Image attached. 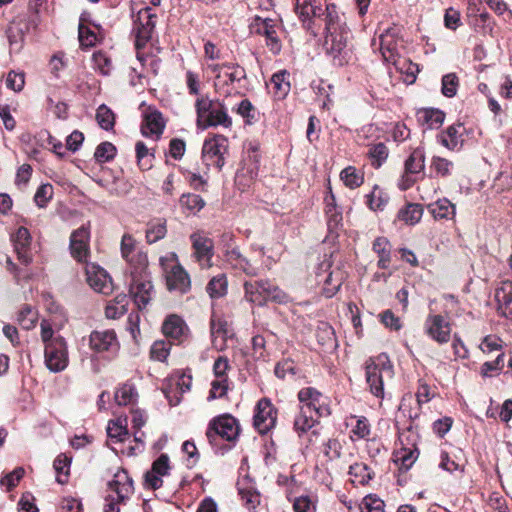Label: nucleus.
Here are the masks:
<instances>
[{
    "label": "nucleus",
    "instance_id": "1",
    "mask_svg": "<svg viewBox=\"0 0 512 512\" xmlns=\"http://www.w3.org/2000/svg\"><path fill=\"white\" fill-rule=\"evenodd\" d=\"M350 31L339 14L338 10L332 7L328 13V20L325 23L324 47L326 53L333 59L335 65L343 66L348 63L350 51L348 49V38Z\"/></svg>",
    "mask_w": 512,
    "mask_h": 512
},
{
    "label": "nucleus",
    "instance_id": "2",
    "mask_svg": "<svg viewBox=\"0 0 512 512\" xmlns=\"http://www.w3.org/2000/svg\"><path fill=\"white\" fill-rule=\"evenodd\" d=\"M226 70L219 72L214 80V87L220 96L225 98L244 95L247 91V74L245 69L236 63H224Z\"/></svg>",
    "mask_w": 512,
    "mask_h": 512
},
{
    "label": "nucleus",
    "instance_id": "3",
    "mask_svg": "<svg viewBox=\"0 0 512 512\" xmlns=\"http://www.w3.org/2000/svg\"><path fill=\"white\" fill-rule=\"evenodd\" d=\"M14 251L17 254L19 262L24 266L28 267L33 257L30 251L31 246V235L27 228L20 227L12 237ZM6 268L14 275L16 280L30 278V273L26 268L18 267L10 257L6 258Z\"/></svg>",
    "mask_w": 512,
    "mask_h": 512
},
{
    "label": "nucleus",
    "instance_id": "4",
    "mask_svg": "<svg viewBox=\"0 0 512 512\" xmlns=\"http://www.w3.org/2000/svg\"><path fill=\"white\" fill-rule=\"evenodd\" d=\"M195 107L197 120L203 122L204 128L221 126L229 129L232 127V118L222 102L202 96L196 100Z\"/></svg>",
    "mask_w": 512,
    "mask_h": 512
},
{
    "label": "nucleus",
    "instance_id": "5",
    "mask_svg": "<svg viewBox=\"0 0 512 512\" xmlns=\"http://www.w3.org/2000/svg\"><path fill=\"white\" fill-rule=\"evenodd\" d=\"M394 375L393 365L387 354L382 353L366 364V381L370 392L377 398H384V379Z\"/></svg>",
    "mask_w": 512,
    "mask_h": 512
},
{
    "label": "nucleus",
    "instance_id": "6",
    "mask_svg": "<svg viewBox=\"0 0 512 512\" xmlns=\"http://www.w3.org/2000/svg\"><path fill=\"white\" fill-rule=\"evenodd\" d=\"M332 7L338 10L335 4L327 0H295L294 10L303 27L312 30L315 19L322 20L324 24L327 22Z\"/></svg>",
    "mask_w": 512,
    "mask_h": 512
},
{
    "label": "nucleus",
    "instance_id": "7",
    "mask_svg": "<svg viewBox=\"0 0 512 512\" xmlns=\"http://www.w3.org/2000/svg\"><path fill=\"white\" fill-rule=\"evenodd\" d=\"M240 432L236 418L231 415H221L213 418L206 431V437L212 446L218 445V440L234 443Z\"/></svg>",
    "mask_w": 512,
    "mask_h": 512
},
{
    "label": "nucleus",
    "instance_id": "8",
    "mask_svg": "<svg viewBox=\"0 0 512 512\" xmlns=\"http://www.w3.org/2000/svg\"><path fill=\"white\" fill-rule=\"evenodd\" d=\"M244 289L246 300L260 306L268 300L283 303L288 298L286 293L268 280L245 282Z\"/></svg>",
    "mask_w": 512,
    "mask_h": 512
},
{
    "label": "nucleus",
    "instance_id": "9",
    "mask_svg": "<svg viewBox=\"0 0 512 512\" xmlns=\"http://www.w3.org/2000/svg\"><path fill=\"white\" fill-rule=\"evenodd\" d=\"M228 138L216 134L204 141L202 147V161L209 168L211 166L221 170L225 165V156L228 153Z\"/></svg>",
    "mask_w": 512,
    "mask_h": 512
},
{
    "label": "nucleus",
    "instance_id": "10",
    "mask_svg": "<svg viewBox=\"0 0 512 512\" xmlns=\"http://www.w3.org/2000/svg\"><path fill=\"white\" fill-rule=\"evenodd\" d=\"M298 400L300 408L304 412L311 413L319 418L327 417L331 414L328 397L313 387L302 388L298 392Z\"/></svg>",
    "mask_w": 512,
    "mask_h": 512
},
{
    "label": "nucleus",
    "instance_id": "11",
    "mask_svg": "<svg viewBox=\"0 0 512 512\" xmlns=\"http://www.w3.org/2000/svg\"><path fill=\"white\" fill-rule=\"evenodd\" d=\"M130 278V296L133 298L138 308L142 309L150 302L154 292L150 276L147 269L144 271H137V269H134L130 270Z\"/></svg>",
    "mask_w": 512,
    "mask_h": 512
},
{
    "label": "nucleus",
    "instance_id": "12",
    "mask_svg": "<svg viewBox=\"0 0 512 512\" xmlns=\"http://www.w3.org/2000/svg\"><path fill=\"white\" fill-rule=\"evenodd\" d=\"M402 49L403 40L401 37V28L399 26H389L380 33L379 50L385 62H395V60L401 57Z\"/></svg>",
    "mask_w": 512,
    "mask_h": 512
},
{
    "label": "nucleus",
    "instance_id": "13",
    "mask_svg": "<svg viewBox=\"0 0 512 512\" xmlns=\"http://www.w3.org/2000/svg\"><path fill=\"white\" fill-rule=\"evenodd\" d=\"M156 14L151 7L141 8L133 16V33L135 35V46L139 51L150 40L155 29Z\"/></svg>",
    "mask_w": 512,
    "mask_h": 512
},
{
    "label": "nucleus",
    "instance_id": "14",
    "mask_svg": "<svg viewBox=\"0 0 512 512\" xmlns=\"http://www.w3.org/2000/svg\"><path fill=\"white\" fill-rule=\"evenodd\" d=\"M330 269L331 263L328 259H325L319 264L316 271L317 282L322 283L323 293L328 298L333 297L338 292L346 278V273L340 268Z\"/></svg>",
    "mask_w": 512,
    "mask_h": 512
},
{
    "label": "nucleus",
    "instance_id": "15",
    "mask_svg": "<svg viewBox=\"0 0 512 512\" xmlns=\"http://www.w3.org/2000/svg\"><path fill=\"white\" fill-rule=\"evenodd\" d=\"M417 439V434L410 428L399 433L400 447L395 452V462L405 470L410 469L419 456Z\"/></svg>",
    "mask_w": 512,
    "mask_h": 512
},
{
    "label": "nucleus",
    "instance_id": "16",
    "mask_svg": "<svg viewBox=\"0 0 512 512\" xmlns=\"http://www.w3.org/2000/svg\"><path fill=\"white\" fill-rule=\"evenodd\" d=\"M121 255L128 263L130 270L144 271L148 268L147 254L130 234L122 236Z\"/></svg>",
    "mask_w": 512,
    "mask_h": 512
},
{
    "label": "nucleus",
    "instance_id": "17",
    "mask_svg": "<svg viewBox=\"0 0 512 512\" xmlns=\"http://www.w3.org/2000/svg\"><path fill=\"white\" fill-rule=\"evenodd\" d=\"M89 347L95 353H107L109 356H114L118 352L120 344L113 329H104L91 332Z\"/></svg>",
    "mask_w": 512,
    "mask_h": 512
},
{
    "label": "nucleus",
    "instance_id": "18",
    "mask_svg": "<svg viewBox=\"0 0 512 512\" xmlns=\"http://www.w3.org/2000/svg\"><path fill=\"white\" fill-rule=\"evenodd\" d=\"M44 359L46 367L51 372L57 373L65 370L69 363L66 340H57L44 347Z\"/></svg>",
    "mask_w": 512,
    "mask_h": 512
},
{
    "label": "nucleus",
    "instance_id": "19",
    "mask_svg": "<svg viewBox=\"0 0 512 512\" xmlns=\"http://www.w3.org/2000/svg\"><path fill=\"white\" fill-rule=\"evenodd\" d=\"M277 411L268 398L258 401L253 419L254 427L261 434L270 431L276 424Z\"/></svg>",
    "mask_w": 512,
    "mask_h": 512
},
{
    "label": "nucleus",
    "instance_id": "20",
    "mask_svg": "<svg viewBox=\"0 0 512 512\" xmlns=\"http://www.w3.org/2000/svg\"><path fill=\"white\" fill-rule=\"evenodd\" d=\"M193 248V257L202 269H208L212 266V257L214 255V245L212 239L201 233H193L190 236Z\"/></svg>",
    "mask_w": 512,
    "mask_h": 512
},
{
    "label": "nucleus",
    "instance_id": "21",
    "mask_svg": "<svg viewBox=\"0 0 512 512\" xmlns=\"http://www.w3.org/2000/svg\"><path fill=\"white\" fill-rule=\"evenodd\" d=\"M424 330L426 334L439 344L448 343L451 339V324L442 315H428Z\"/></svg>",
    "mask_w": 512,
    "mask_h": 512
},
{
    "label": "nucleus",
    "instance_id": "22",
    "mask_svg": "<svg viewBox=\"0 0 512 512\" xmlns=\"http://www.w3.org/2000/svg\"><path fill=\"white\" fill-rule=\"evenodd\" d=\"M86 280L89 286L98 293L109 295L113 291L114 287L110 275L98 265H86Z\"/></svg>",
    "mask_w": 512,
    "mask_h": 512
},
{
    "label": "nucleus",
    "instance_id": "23",
    "mask_svg": "<svg viewBox=\"0 0 512 512\" xmlns=\"http://www.w3.org/2000/svg\"><path fill=\"white\" fill-rule=\"evenodd\" d=\"M166 272V283L169 291L185 294L191 289V279L187 271L180 265L174 264Z\"/></svg>",
    "mask_w": 512,
    "mask_h": 512
},
{
    "label": "nucleus",
    "instance_id": "24",
    "mask_svg": "<svg viewBox=\"0 0 512 512\" xmlns=\"http://www.w3.org/2000/svg\"><path fill=\"white\" fill-rule=\"evenodd\" d=\"M165 121L162 114L156 110L149 108L144 113L141 124V133L144 137H150L158 140L165 129Z\"/></svg>",
    "mask_w": 512,
    "mask_h": 512
},
{
    "label": "nucleus",
    "instance_id": "25",
    "mask_svg": "<svg viewBox=\"0 0 512 512\" xmlns=\"http://www.w3.org/2000/svg\"><path fill=\"white\" fill-rule=\"evenodd\" d=\"M465 127L462 123H456L448 126L440 132L436 139L439 144L450 151L461 149L464 144Z\"/></svg>",
    "mask_w": 512,
    "mask_h": 512
},
{
    "label": "nucleus",
    "instance_id": "26",
    "mask_svg": "<svg viewBox=\"0 0 512 512\" xmlns=\"http://www.w3.org/2000/svg\"><path fill=\"white\" fill-rule=\"evenodd\" d=\"M90 233L87 227L82 226L75 230L70 237V250L72 256L79 262H86L89 255Z\"/></svg>",
    "mask_w": 512,
    "mask_h": 512
},
{
    "label": "nucleus",
    "instance_id": "27",
    "mask_svg": "<svg viewBox=\"0 0 512 512\" xmlns=\"http://www.w3.org/2000/svg\"><path fill=\"white\" fill-rule=\"evenodd\" d=\"M495 300L498 312L509 319H512V281H503L495 290Z\"/></svg>",
    "mask_w": 512,
    "mask_h": 512
},
{
    "label": "nucleus",
    "instance_id": "28",
    "mask_svg": "<svg viewBox=\"0 0 512 512\" xmlns=\"http://www.w3.org/2000/svg\"><path fill=\"white\" fill-rule=\"evenodd\" d=\"M211 336L214 348L221 351L226 347V340L230 335L227 321L219 316L213 315L211 318Z\"/></svg>",
    "mask_w": 512,
    "mask_h": 512
},
{
    "label": "nucleus",
    "instance_id": "29",
    "mask_svg": "<svg viewBox=\"0 0 512 512\" xmlns=\"http://www.w3.org/2000/svg\"><path fill=\"white\" fill-rule=\"evenodd\" d=\"M418 123L424 129H438L442 126L445 120V114L439 109L435 108H422L416 114Z\"/></svg>",
    "mask_w": 512,
    "mask_h": 512
},
{
    "label": "nucleus",
    "instance_id": "30",
    "mask_svg": "<svg viewBox=\"0 0 512 512\" xmlns=\"http://www.w3.org/2000/svg\"><path fill=\"white\" fill-rule=\"evenodd\" d=\"M109 485L116 492L120 501H124L133 493V481L125 470L115 473L114 479Z\"/></svg>",
    "mask_w": 512,
    "mask_h": 512
},
{
    "label": "nucleus",
    "instance_id": "31",
    "mask_svg": "<svg viewBox=\"0 0 512 512\" xmlns=\"http://www.w3.org/2000/svg\"><path fill=\"white\" fill-rule=\"evenodd\" d=\"M162 331L166 337L181 341L182 337L185 336L187 326L179 316L170 315L165 319L162 325Z\"/></svg>",
    "mask_w": 512,
    "mask_h": 512
},
{
    "label": "nucleus",
    "instance_id": "32",
    "mask_svg": "<svg viewBox=\"0 0 512 512\" xmlns=\"http://www.w3.org/2000/svg\"><path fill=\"white\" fill-rule=\"evenodd\" d=\"M227 261L236 269L243 271L249 276H256L259 272L258 267L254 266L241 252L234 248L227 252Z\"/></svg>",
    "mask_w": 512,
    "mask_h": 512
},
{
    "label": "nucleus",
    "instance_id": "33",
    "mask_svg": "<svg viewBox=\"0 0 512 512\" xmlns=\"http://www.w3.org/2000/svg\"><path fill=\"white\" fill-rule=\"evenodd\" d=\"M249 29L252 34L262 35L268 38L270 33L280 30V26L273 19L255 16L249 24Z\"/></svg>",
    "mask_w": 512,
    "mask_h": 512
},
{
    "label": "nucleus",
    "instance_id": "34",
    "mask_svg": "<svg viewBox=\"0 0 512 512\" xmlns=\"http://www.w3.org/2000/svg\"><path fill=\"white\" fill-rule=\"evenodd\" d=\"M373 251L378 256L377 266L380 269H387L391 261V244L385 237H378L373 242Z\"/></svg>",
    "mask_w": 512,
    "mask_h": 512
},
{
    "label": "nucleus",
    "instance_id": "35",
    "mask_svg": "<svg viewBox=\"0 0 512 512\" xmlns=\"http://www.w3.org/2000/svg\"><path fill=\"white\" fill-rule=\"evenodd\" d=\"M346 425L351 427L352 439H364L370 434V424L364 416L351 415L346 419Z\"/></svg>",
    "mask_w": 512,
    "mask_h": 512
},
{
    "label": "nucleus",
    "instance_id": "36",
    "mask_svg": "<svg viewBox=\"0 0 512 512\" xmlns=\"http://www.w3.org/2000/svg\"><path fill=\"white\" fill-rule=\"evenodd\" d=\"M428 210L435 219H451L455 215V206L447 198L429 204Z\"/></svg>",
    "mask_w": 512,
    "mask_h": 512
},
{
    "label": "nucleus",
    "instance_id": "37",
    "mask_svg": "<svg viewBox=\"0 0 512 512\" xmlns=\"http://www.w3.org/2000/svg\"><path fill=\"white\" fill-rule=\"evenodd\" d=\"M270 84L275 97L284 98L290 91L289 73L286 70L273 74Z\"/></svg>",
    "mask_w": 512,
    "mask_h": 512
},
{
    "label": "nucleus",
    "instance_id": "38",
    "mask_svg": "<svg viewBox=\"0 0 512 512\" xmlns=\"http://www.w3.org/2000/svg\"><path fill=\"white\" fill-rule=\"evenodd\" d=\"M425 168V152L421 147L415 148L404 163V171L413 174L421 173Z\"/></svg>",
    "mask_w": 512,
    "mask_h": 512
},
{
    "label": "nucleus",
    "instance_id": "39",
    "mask_svg": "<svg viewBox=\"0 0 512 512\" xmlns=\"http://www.w3.org/2000/svg\"><path fill=\"white\" fill-rule=\"evenodd\" d=\"M167 234L165 219H153L148 222L146 228V239L149 244L156 243L163 239Z\"/></svg>",
    "mask_w": 512,
    "mask_h": 512
},
{
    "label": "nucleus",
    "instance_id": "40",
    "mask_svg": "<svg viewBox=\"0 0 512 512\" xmlns=\"http://www.w3.org/2000/svg\"><path fill=\"white\" fill-rule=\"evenodd\" d=\"M423 216V207L420 204L409 203L398 212V219L407 225L417 224Z\"/></svg>",
    "mask_w": 512,
    "mask_h": 512
},
{
    "label": "nucleus",
    "instance_id": "41",
    "mask_svg": "<svg viewBox=\"0 0 512 512\" xmlns=\"http://www.w3.org/2000/svg\"><path fill=\"white\" fill-rule=\"evenodd\" d=\"M430 169L437 177L447 178L453 174L454 163L441 156H432L430 160Z\"/></svg>",
    "mask_w": 512,
    "mask_h": 512
},
{
    "label": "nucleus",
    "instance_id": "42",
    "mask_svg": "<svg viewBox=\"0 0 512 512\" xmlns=\"http://www.w3.org/2000/svg\"><path fill=\"white\" fill-rule=\"evenodd\" d=\"M192 384V378L190 376L182 374L176 381V389L179 390L177 394L171 395V392L164 387L163 392L168 399L170 405L175 406L180 403L181 401V395H183L185 392L189 391Z\"/></svg>",
    "mask_w": 512,
    "mask_h": 512
},
{
    "label": "nucleus",
    "instance_id": "43",
    "mask_svg": "<svg viewBox=\"0 0 512 512\" xmlns=\"http://www.w3.org/2000/svg\"><path fill=\"white\" fill-rule=\"evenodd\" d=\"M138 393L133 384L125 383L116 389L114 400L119 406L134 404L137 400Z\"/></svg>",
    "mask_w": 512,
    "mask_h": 512
},
{
    "label": "nucleus",
    "instance_id": "44",
    "mask_svg": "<svg viewBox=\"0 0 512 512\" xmlns=\"http://www.w3.org/2000/svg\"><path fill=\"white\" fill-rule=\"evenodd\" d=\"M107 434L111 440L123 442L129 434L127 430V419L117 418L116 420H110L107 426Z\"/></svg>",
    "mask_w": 512,
    "mask_h": 512
},
{
    "label": "nucleus",
    "instance_id": "45",
    "mask_svg": "<svg viewBox=\"0 0 512 512\" xmlns=\"http://www.w3.org/2000/svg\"><path fill=\"white\" fill-rule=\"evenodd\" d=\"M228 281L225 274H218L208 282L206 291L213 299H218L226 295Z\"/></svg>",
    "mask_w": 512,
    "mask_h": 512
},
{
    "label": "nucleus",
    "instance_id": "46",
    "mask_svg": "<svg viewBox=\"0 0 512 512\" xmlns=\"http://www.w3.org/2000/svg\"><path fill=\"white\" fill-rule=\"evenodd\" d=\"M129 300L126 295H118L105 309V315L110 319H117L127 312Z\"/></svg>",
    "mask_w": 512,
    "mask_h": 512
},
{
    "label": "nucleus",
    "instance_id": "47",
    "mask_svg": "<svg viewBox=\"0 0 512 512\" xmlns=\"http://www.w3.org/2000/svg\"><path fill=\"white\" fill-rule=\"evenodd\" d=\"M319 419V417L311 413L304 412V410L300 408L299 413L294 420V429L299 435H301L314 427L315 424L318 423Z\"/></svg>",
    "mask_w": 512,
    "mask_h": 512
},
{
    "label": "nucleus",
    "instance_id": "48",
    "mask_svg": "<svg viewBox=\"0 0 512 512\" xmlns=\"http://www.w3.org/2000/svg\"><path fill=\"white\" fill-rule=\"evenodd\" d=\"M340 179L344 185L350 189H355L362 185L364 181V175L360 170H357L353 166L344 168L340 173Z\"/></svg>",
    "mask_w": 512,
    "mask_h": 512
},
{
    "label": "nucleus",
    "instance_id": "49",
    "mask_svg": "<svg viewBox=\"0 0 512 512\" xmlns=\"http://www.w3.org/2000/svg\"><path fill=\"white\" fill-rule=\"evenodd\" d=\"M393 66L402 74L407 76V81L414 82L416 75L419 73V67L417 64L411 62L407 58L399 57L395 62H391Z\"/></svg>",
    "mask_w": 512,
    "mask_h": 512
},
{
    "label": "nucleus",
    "instance_id": "50",
    "mask_svg": "<svg viewBox=\"0 0 512 512\" xmlns=\"http://www.w3.org/2000/svg\"><path fill=\"white\" fill-rule=\"evenodd\" d=\"M71 458L66 454H60L53 463V467L57 473V482L65 484L68 481L70 471Z\"/></svg>",
    "mask_w": 512,
    "mask_h": 512
},
{
    "label": "nucleus",
    "instance_id": "51",
    "mask_svg": "<svg viewBox=\"0 0 512 512\" xmlns=\"http://www.w3.org/2000/svg\"><path fill=\"white\" fill-rule=\"evenodd\" d=\"M96 120L102 129L109 131L114 127L115 114L110 108L102 104L96 111Z\"/></svg>",
    "mask_w": 512,
    "mask_h": 512
},
{
    "label": "nucleus",
    "instance_id": "52",
    "mask_svg": "<svg viewBox=\"0 0 512 512\" xmlns=\"http://www.w3.org/2000/svg\"><path fill=\"white\" fill-rule=\"evenodd\" d=\"M180 205L195 214L205 206V201L197 194L187 193L180 197Z\"/></svg>",
    "mask_w": 512,
    "mask_h": 512
},
{
    "label": "nucleus",
    "instance_id": "53",
    "mask_svg": "<svg viewBox=\"0 0 512 512\" xmlns=\"http://www.w3.org/2000/svg\"><path fill=\"white\" fill-rule=\"evenodd\" d=\"M316 338L320 345L332 347L335 343L332 326L325 322L320 323L316 330Z\"/></svg>",
    "mask_w": 512,
    "mask_h": 512
},
{
    "label": "nucleus",
    "instance_id": "54",
    "mask_svg": "<svg viewBox=\"0 0 512 512\" xmlns=\"http://www.w3.org/2000/svg\"><path fill=\"white\" fill-rule=\"evenodd\" d=\"M93 67L100 74L107 76L112 71L111 59L102 51L95 52L92 56Z\"/></svg>",
    "mask_w": 512,
    "mask_h": 512
},
{
    "label": "nucleus",
    "instance_id": "55",
    "mask_svg": "<svg viewBox=\"0 0 512 512\" xmlns=\"http://www.w3.org/2000/svg\"><path fill=\"white\" fill-rule=\"evenodd\" d=\"M135 151L139 167L143 170L149 169L152 166L154 155L149 152V149L142 141L136 143Z\"/></svg>",
    "mask_w": 512,
    "mask_h": 512
},
{
    "label": "nucleus",
    "instance_id": "56",
    "mask_svg": "<svg viewBox=\"0 0 512 512\" xmlns=\"http://www.w3.org/2000/svg\"><path fill=\"white\" fill-rule=\"evenodd\" d=\"M116 151V147L111 142H102L97 146L94 157L99 163L109 162L114 159Z\"/></svg>",
    "mask_w": 512,
    "mask_h": 512
},
{
    "label": "nucleus",
    "instance_id": "57",
    "mask_svg": "<svg viewBox=\"0 0 512 512\" xmlns=\"http://www.w3.org/2000/svg\"><path fill=\"white\" fill-rule=\"evenodd\" d=\"M369 157L372 160V165L379 168L388 157V148L382 142L374 144L369 149Z\"/></svg>",
    "mask_w": 512,
    "mask_h": 512
},
{
    "label": "nucleus",
    "instance_id": "58",
    "mask_svg": "<svg viewBox=\"0 0 512 512\" xmlns=\"http://www.w3.org/2000/svg\"><path fill=\"white\" fill-rule=\"evenodd\" d=\"M388 202V196L382 192L377 186L367 195V203L371 210H382Z\"/></svg>",
    "mask_w": 512,
    "mask_h": 512
},
{
    "label": "nucleus",
    "instance_id": "59",
    "mask_svg": "<svg viewBox=\"0 0 512 512\" xmlns=\"http://www.w3.org/2000/svg\"><path fill=\"white\" fill-rule=\"evenodd\" d=\"M171 344L169 342L159 340L155 341L150 349V357L155 361L164 362L169 356Z\"/></svg>",
    "mask_w": 512,
    "mask_h": 512
},
{
    "label": "nucleus",
    "instance_id": "60",
    "mask_svg": "<svg viewBox=\"0 0 512 512\" xmlns=\"http://www.w3.org/2000/svg\"><path fill=\"white\" fill-rule=\"evenodd\" d=\"M384 501L374 494L363 498L360 505L361 512H384Z\"/></svg>",
    "mask_w": 512,
    "mask_h": 512
},
{
    "label": "nucleus",
    "instance_id": "61",
    "mask_svg": "<svg viewBox=\"0 0 512 512\" xmlns=\"http://www.w3.org/2000/svg\"><path fill=\"white\" fill-rule=\"evenodd\" d=\"M239 495L248 510H254L260 503V495L252 488H239Z\"/></svg>",
    "mask_w": 512,
    "mask_h": 512
},
{
    "label": "nucleus",
    "instance_id": "62",
    "mask_svg": "<svg viewBox=\"0 0 512 512\" xmlns=\"http://www.w3.org/2000/svg\"><path fill=\"white\" fill-rule=\"evenodd\" d=\"M228 389V379L215 378V380H213L211 383V389L207 399L211 401L217 398H222L226 395Z\"/></svg>",
    "mask_w": 512,
    "mask_h": 512
},
{
    "label": "nucleus",
    "instance_id": "63",
    "mask_svg": "<svg viewBox=\"0 0 512 512\" xmlns=\"http://www.w3.org/2000/svg\"><path fill=\"white\" fill-rule=\"evenodd\" d=\"M458 89V77L454 73L446 74L442 77V93L446 97H454Z\"/></svg>",
    "mask_w": 512,
    "mask_h": 512
},
{
    "label": "nucleus",
    "instance_id": "64",
    "mask_svg": "<svg viewBox=\"0 0 512 512\" xmlns=\"http://www.w3.org/2000/svg\"><path fill=\"white\" fill-rule=\"evenodd\" d=\"M53 187L51 184H42L36 191L34 201L40 208H44L52 199Z\"/></svg>",
    "mask_w": 512,
    "mask_h": 512
}]
</instances>
